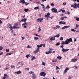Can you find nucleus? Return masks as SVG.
I'll use <instances>...</instances> for the list:
<instances>
[{
    "mask_svg": "<svg viewBox=\"0 0 79 79\" xmlns=\"http://www.w3.org/2000/svg\"><path fill=\"white\" fill-rule=\"evenodd\" d=\"M73 42V39L72 38H69V39H67L65 41H62L61 44V45H66V44H68L70 42Z\"/></svg>",
    "mask_w": 79,
    "mask_h": 79,
    "instance_id": "f257e3e1",
    "label": "nucleus"
},
{
    "mask_svg": "<svg viewBox=\"0 0 79 79\" xmlns=\"http://www.w3.org/2000/svg\"><path fill=\"white\" fill-rule=\"evenodd\" d=\"M42 45H37L36 46L37 49L34 51L33 52L34 53H37L38 52H39V48H40V47H42Z\"/></svg>",
    "mask_w": 79,
    "mask_h": 79,
    "instance_id": "f03ea898",
    "label": "nucleus"
},
{
    "mask_svg": "<svg viewBox=\"0 0 79 79\" xmlns=\"http://www.w3.org/2000/svg\"><path fill=\"white\" fill-rule=\"evenodd\" d=\"M20 27H12V25L9 24L8 25L7 28L8 29H13L14 28V29H19Z\"/></svg>",
    "mask_w": 79,
    "mask_h": 79,
    "instance_id": "7ed1b4c3",
    "label": "nucleus"
},
{
    "mask_svg": "<svg viewBox=\"0 0 79 79\" xmlns=\"http://www.w3.org/2000/svg\"><path fill=\"white\" fill-rule=\"evenodd\" d=\"M47 74L46 73L44 72H42L40 73V75L41 76H45V75Z\"/></svg>",
    "mask_w": 79,
    "mask_h": 79,
    "instance_id": "20e7f679",
    "label": "nucleus"
},
{
    "mask_svg": "<svg viewBox=\"0 0 79 79\" xmlns=\"http://www.w3.org/2000/svg\"><path fill=\"white\" fill-rule=\"evenodd\" d=\"M43 20H44V19H43V18H40L37 19L38 22H39V23H41Z\"/></svg>",
    "mask_w": 79,
    "mask_h": 79,
    "instance_id": "39448f33",
    "label": "nucleus"
},
{
    "mask_svg": "<svg viewBox=\"0 0 79 79\" xmlns=\"http://www.w3.org/2000/svg\"><path fill=\"white\" fill-rule=\"evenodd\" d=\"M52 11L54 12V13H57L58 11H57V9L55 8H52L51 9Z\"/></svg>",
    "mask_w": 79,
    "mask_h": 79,
    "instance_id": "423d86ee",
    "label": "nucleus"
},
{
    "mask_svg": "<svg viewBox=\"0 0 79 79\" xmlns=\"http://www.w3.org/2000/svg\"><path fill=\"white\" fill-rule=\"evenodd\" d=\"M4 77L2 78V79H5L6 78H9V76L6 74H4Z\"/></svg>",
    "mask_w": 79,
    "mask_h": 79,
    "instance_id": "0eeeda50",
    "label": "nucleus"
},
{
    "mask_svg": "<svg viewBox=\"0 0 79 79\" xmlns=\"http://www.w3.org/2000/svg\"><path fill=\"white\" fill-rule=\"evenodd\" d=\"M27 23L26 22H24L22 24V26H23V27L24 28H27Z\"/></svg>",
    "mask_w": 79,
    "mask_h": 79,
    "instance_id": "6e6552de",
    "label": "nucleus"
},
{
    "mask_svg": "<svg viewBox=\"0 0 79 79\" xmlns=\"http://www.w3.org/2000/svg\"><path fill=\"white\" fill-rule=\"evenodd\" d=\"M68 50H69V49H64V48H62V51L63 53L66 52H67V51H68Z\"/></svg>",
    "mask_w": 79,
    "mask_h": 79,
    "instance_id": "1a4fd4ad",
    "label": "nucleus"
},
{
    "mask_svg": "<svg viewBox=\"0 0 79 79\" xmlns=\"http://www.w3.org/2000/svg\"><path fill=\"white\" fill-rule=\"evenodd\" d=\"M71 26L70 25H69L68 26H64L63 27L61 28L62 29H68V28H69V27H70Z\"/></svg>",
    "mask_w": 79,
    "mask_h": 79,
    "instance_id": "9d476101",
    "label": "nucleus"
},
{
    "mask_svg": "<svg viewBox=\"0 0 79 79\" xmlns=\"http://www.w3.org/2000/svg\"><path fill=\"white\" fill-rule=\"evenodd\" d=\"M69 69V68L66 67L65 69L64 70V71L63 73L64 74H66V73H67V71H68Z\"/></svg>",
    "mask_w": 79,
    "mask_h": 79,
    "instance_id": "9b49d317",
    "label": "nucleus"
},
{
    "mask_svg": "<svg viewBox=\"0 0 79 79\" xmlns=\"http://www.w3.org/2000/svg\"><path fill=\"white\" fill-rule=\"evenodd\" d=\"M27 21V19L26 18L23 19L21 20L20 21V23H21V22H24L25 23V22H26Z\"/></svg>",
    "mask_w": 79,
    "mask_h": 79,
    "instance_id": "f8f14e48",
    "label": "nucleus"
},
{
    "mask_svg": "<svg viewBox=\"0 0 79 79\" xmlns=\"http://www.w3.org/2000/svg\"><path fill=\"white\" fill-rule=\"evenodd\" d=\"M50 40H51V41L55 40V36H54L53 37H51V38H50Z\"/></svg>",
    "mask_w": 79,
    "mask_h": 79,
    "instance_id": "ddd939ff",
    "label": "nucleus"
},
{
    "mask_svg": "<svg viewBox=\"0 0 79 79\" xmlns=\"http://www.w3.org/2000/svg\"><path fill=\"white\" fill-rule=\"evenodd\" d=\"M63 21H61L59 22V24H66V23L64 22V21H63Z\"/></svg>",
    "mask_w": 79,
    "mask_h": 79,
    "instance_id": "4468645a",
    "label": "nucleus"
},
{
    "mask_svg": "<svg viewBox=\"0 0 79 79\" xmlns=\"http://www.w3.org/2000/svg\"><path fill=\"white\" fill-rule=\"evenodd\" d=\"M41 6H42V8L43 9L42 10V11H45V6H44V5L43 4H41Z\"/></svg>",
    "mask_w": 79,
    "mask_h": 79,
    "instance_id": "2eb2a0df",
    "label": "nucleus"
},
{
    "mask_svg": "<svg viewBox=\"0 0 79 79\" xmlns=\"http://www.w3.org/2000/svg\"><path fill=\"white\" fill-rule=\"evenodd\" d=\"M25 2H25V1H24V0H21V1H20L19 2V3H22V4H25Z\"/></svg>",
    "mask_w": 79,
    "mask_h": 79,
    "instance_id": "dca6fc26",
    "label": "nucleus"
},
{
    "mask_svg": "<svg viewBox=\"0 0 79 79\" xmlns=\"http://www.w3.org/2000/svg\"><path fill=\"white\" fill-rule=\"evenodd\" d=\"M50 13H49V12H48L47 14V15H44L45 17H50Z\"/></svg>",
    "mask_w": 79,
    "mask_h": 79,
    "instance_id": "f3484780",
    "label": "nucleus"
},
{
    "mask_svg": "<svg viewBox=\"0 0 79 79\" xmlns=\"http://www.w3.org/2000/svg\"><path fill=\"white\" fill-rule=\"evenodd\" d=\"M71 61L72 62H76V61H77V59H72Z\"/></svg>",
    "mask_w": 79,
    "mask_h": 79,
    "instance_id": "a211bd4d",
    "label": "nucleus"
},
{
    "mask_svg": "<svg viewBox=\"0 0 79 79\" xmlns=\"http://www.w3.org/2000/svg\"><path fill=\"white\" fill-rule=\"evenodd\" d=\"M19 26V25L18 24V23H16L15 24V26H14V27H20Z\"/></svg>",
    "mask_w": 79,
    "mask_h": 79,
    "instance_id": "6ab92c4d",
    "label": "nucleus"
},
{
    "mask_svg": "<svg viewBox=\"0 0 79 79\" xmlns=\"http://www.w3.org/2000/svg\"><path fill=\"white\" fill-rule=\"evenodd\" d=\"M33 35H36V37L38 36V37H41V36H40V35H38L37 34L34 33Z\"/></svg>",
    "mask_w": 79,
    "mask_h": 79,
    "instance_id": "aec40b11",
    "label": "nucleus"
},
{
    "mask_svg": "<svg viewBox=\"0 0 79 79\" xmlns=\"http://www.w3.org/2000/svg\"><path fill=\"white\" fill-rule=\"evenodd\" d=\"M52 62L53 63H57L58 61H57V60L56 59H54L52 60Z\"/></svg>",
    "mask_w": 79,
    "mask_h": 79,
    "instance_id": "412c9836",
    "label": "nucleus"
},
{
    "mask_svg": "<svg viewBox=\"0 0 79 79\" xmlns=\"http://www.w3.org/2000/svg\"><path fill=\"white\" fill-rule=\"evenodd\" d=\"M26 56V58H28L29 57H30V56H31V55L30 54H28V55H27Z\"/></svg>",
    "mask_w": 79,
    "mask_h": 79,
    "instance_id": "4be33fe9",
    "label": "nucleus"
},
{
    "mask_svg": "<svg viewBox=\"0 0 79 79\" xmlns=\"http://www.w3.org/2000/svg\"><path fill=\"white\" fill-rule=\"evenodd\" d=\"M31 77L32 79H35L36 77H37L35 75H33Z\"/></svg>",
    "mask_w": 79,
    "mask_h": 79,
    "instance_id": "5701e85b",
    "label": "nucleus"
},
{
    "mask_svg": "<svg viewBox=\"0 0 79 79\" xmlns=\"http://www.w3.org/2000/svg\"><path fill=\"white\" fill-rule=\"evenodd\" d=\"M52 53V51H49L47 52H46V54H49V53Z\"/></svg>",
    "mask_w": 79,
    "mask_h": 79,
    "instance_id": "b1692460",
    "label": "nucleus"
},
{
    "mask_svg": "<svg viewBox=\"0 0 79 79\" xmlns=\"http://www.w3.org/2000/svg\"><path fill=\"white\" fill-rule=\"evenodd\" d=\"M20 74L21 73V71H19L18 72H15V73L16 74Z\"/></svg>",
    "mask_w": 79,
    "mask_h": 79,
    "instance_id": "393cba45",
    "label": "nucleus"
},
{
    "mask_svg": "<svg viewBox=\"0 0 79 79\" xmlns=\"http://www.w3.org/2000/svg\"><path fill=\"white\" fill-rule=\"evenodd\" d=\"M31 58L32 59H31V61H33L34 60H35V56H32Z\"/></svg>",
    "mask_w": 79,
    "mask_h": 79,
    "instance_id": "a878e982",
    "label": "nucleus"
},
{
    "mask_svg": "<svg viewBox=\"0 0 79 79\" xmlns=\"http://www.w3.org/2000/svg\"><path fill=\"white\" fill-rule=\"evenodd\" d=\"M24 10L25 12H27V11H30V10L29 9H25Z\"/></svg>",
    "mask_w": 79,
    "mask_h": 79,
    "instance_id": "bb28decb",
    "label": "nucleus"
},
{
    "mask_svg": "<svg viewBox=\"0 0 79 79\" xmlns=\"http://www.w3.org/2000/svg\"><path fill=\"white\" fill-rule=\"evenodd\" d=\"M57 59H59V60H61V58H62V57L61 56H58L57 57Z\"/></svg>",
    "mask_w": 79,
    "mask_h": 79,
    "instance_id": "cd10ccee",
    "label": "nucleus"
},
{
    "mask_svg": "<svg viewBox=\"0 0 79 79\" xmlns=\"http://www.w3.org/2000/svg\"><path fill=\"white\" fill-rule=\"evenodd\" d=\"M38 39H39V38L37 37H34V40H38Z\"/></svg>",
    "mask_w": 79,
    "mask_h": 79,
    "instance_id": "c85d7f7f",
    "label": "nucleus"
},
{
    "mask_svg": "<svg viewBox=\"0 0 79 79\" xmlns=\"http://www.w3.org/2000/svg\"><path fill=\"white\" fill-rule=\"evenodd\" d=\"M55 37H60V34H58L57 35H56L55 36H54Z\"/></svg>",
    "mask_w": 79,
    "mask_h": 79,
    "instance_id": "c756f323",
    "label": "nucleus"
},
{
    "mask_svg": "<svg viewBox=\"0 0 79 79\" xmlns=\"http://www.w3.org/2000/svg\"><path fill=\"white\" fill-rule=\"evenodd\" d=\"M39 8H40L39 6H37L36 7L34 8V10H39Z\"/></svg>",
    "mask_w": 79,
    "mask_h": 79,
    "instance_id": "7c9ffc66",
    "label": "nucleus"
},
{
    "mask_svg": "<svg viewBox=\"0 0 79 79\" xmlns=\"http://www.w3.org/2000/svg\"><path fill=\"white\" fill-rule=\"evenodd\" d=\"M41 29H40V27H39L38 28V32H40V31H41Z\"/></svg>",
    "mask_w": 79,
    "mask_h": 79,
    "instance_id": "2f4dec72",
    "label": "nucleus"
},
{
    "mask_svg": "<svg viewBox=\"0 0 79 79\" xmlns=\"http://www.w3.org/2000/svg\"><path fill=\"white\" fill-rule=\"evenodd\" d=\"M56 70H59L60 69V68H59V67H58V66H56Z\"/></svg>",
    "mask_w": 79,
    "mask_h": 79,
    "instance_id": "473e14b6",
    "label": "nucleus"
},
{
    "mask_svg": "<svg viewBox=\"0 0 79 79\" xmlns=\"http://www.w3.org/2000/svg\"><path fill=\"white\" fill-rule=\"evenodd\" d=\"M60 19L61 20V21H63V20L64 19V17H61L60 18Z\"/></svg>",
    "mask_w": 79,
    "mask_h": 79,
    "instance_id": "72a5a7b5",
    "label": "nucleus"
},
{
    "mask_svg": "<svg viewBox=\"0 0 79 79\" xmlns=\"http://www.w3.org/2000/svg\"><path fill=\"white\" fill-rule=\"evenodd\" d=\"M6 55V56H8V55H11V53H7Z\"/></svg>",
    "mask_w": 79,
    "mask_h": 79,
    "instance_id": "f704fd0d",
    "label": "nucleus"
},
{
    "mask_svg": "<svg viewBox=\"0 0 79 79\" xmlns=\"http://www.w3.org/2000/svg\"><path fill=\"white\" fill-rule=\"evenodd\" d=\"M72 68H74V69H77V66H75L74 67H72Z\"/></svg>",
    "mask_w": 79,
    "mask_h": 79,
    "instance_id": "c9c22d12",
    "label": "nucleus"
},
{
    "mask_svg": "<svg viewBox=\"0 0 79 79\" xmlns=\"http://www.w3.org/2000/svg\"><path fill=\"white\" fill-rule=\"evenodd\" d=\"M4 69V70H8V67L7 66H6V67H5Z\"/></svg>",
    "mask_w": 79,
    "mask_h": 79,
    "instance_id": "e433bc0d",
    "label": "nucleus"
},
{
    "mask_svg": "<svg viewBox=\"0 0 79 79\" xmlns=\"http://www.w3.org/2000/svg\"><path fill=\"white\" fill-rule=\"evenodd\" d=\"M71 31H72V32H76V30H74V29H72Z\"/></svg>",
    "mask_w": 79,
    "mask_h": 79,
    "instance_id": "4c0bfd02",
    "label": "nucleus"
},
{
    "mask_svg": "<svg viewBox=\"0 0 79 79\" xmlns=\"http://www.w3.org/2000/svg\"><path fill=\"white\" fill-rule=\"evenodd\" d=\"M31 47L30 45H28L27 46V48H31Z\"/></svg>",
    "mask_w": 79,
    "mask_h": 79,
    "instance_id": "58836bf2",
    "label": "nucleus"
},
{
    "mask_svg": "<svg viewBox=\"0 0 79 79\" xmlns=\"http://www.w3.org/2000/svg\"><path fill=\"white\" fill-rule=\"evenodd\" d=\"M60 11H62V13H64V12H65V10H63L62 9H60Z\"/></svg>",
    "mask_w": 79,
    "mask_h": 79,
    "instance_id": "ea45409f",
    "label": "nucleus"
},
{
    "mask_svg": "<svg viewBox=\"0 0 79 79\" xmlns=\"http://www.w3.org/2000/svg\"><path fill=\"white\" fill-rule=\"evenodd\" d=\"M3 49V47L2 46H0V50H2Z\"/></svg>",
    "mask_w": 79,
    "mask_h": 79,
    "instance_id": "a19ab883",
    "label": "nucleus"
},
{
    "mask_svg": "<svg viewBox=\"0 0 79 79\" xmlns=\"http://www.w3.org/2000/svg\"><path fill=\"white\" fill-rule=\"evenodd\" d=\"M60 40H63V37H61L60 38Z\"/></svg>",
    "mask_w": 79,
    "mask_h": 79,
    "instance_id": "79ce46f5",
    "label": "nucleus"
},
{
    "mask_svg": "<svg viewBox=\"0 0 79 79\" xmlns=\"http://www.w3.org/2000/svg\"><path fill=\"white\" fill-rule=\"evenodd\" d=\"M42 65H43V66H45V63L44 62H42Z\"/></svg>",
    "mask_w": 79,
    "mask_h": 79,
    "instance_id": "37998d69",
    "label": "nucleus"
},
{
    "mask_svg": "<svg viewBox=\"0 0 79 79\" xmlns=\"http://www.w3.org/2000/svg\"><path fill=\"white\" fill-rule=\"evenodd\" d=\"M60 43L58 42L56 44V46H57L58 45H60Z\"/></svg>",
    "mask_w": 79,
    "mask_h": 79,
    "instance_id": "c03bdc74",
    "label": "nucleus"
},
{
    "mask_svg": "<svg viewBox=\"0 0 79 79\" xmlns=\"http://www.w3.org/2000/svg\"><path fill=\"white\" fill-rule=\"evenodd\" d=\"M51 5L52 6H54V4L52 2L51 3Z\"/></svg>",
    "mask_w": 79,
    "mask_h": 79,
    "instance_id": "a18cd8bd",
    "label": "nucleus"
},
{
    "mask_svg": "<svg viewBox=\"0 0 79 79\" xmlns=\"http://www.w3.org/2000/svg\"><path fill=\"white\" fill-rule=\"evenodd\" d=\"M76 21H79V18H76Z\"/></svg>",
    "mask_w": 79,
    "mask_h": 79,
    "instance_id": "49530a36",
    "label": "nucleus"
},
{
    "mask_svg": "<svg viewBox=\"0 0 79 79\" xmlns=\"http://www.w3.org/2000/svg\"><path fill=\"white\" fill-rule=\"evenodd\" d=\"M40 45H42V46H42H43V47H45V44H40Z\"/></svg>",
    "mask_w": 79,
    "mask_h": 79,
    "instance_id": "de8ad7c7",
    "label": "nucleus"
},
{
    "mask_svg": "<svg viewBox=\"0 0 79 79\" xmlns=\"http://www.w3.org/2000/svg\"><path fill=\"white\" fill-rule=\"evenodd\" d=\"M48 8H49V6H48V5H47V6L45 8H46V9H47Z\"/></svg>",
    "mask_w": 79,
    "mask_h": 79,
    "instance_id": "09e8293b",
    "label": "nucleus"
},
{
    "mask_svg": "<svg viewBox=\"0 0 79 79\" xmlns=\"http://www.w3.org/2000/svg\"><path fill=\"white\" fill-rule=\"evenodd\" d=\"M3 54V52H1V53H0V55H2Z\"/></svg>",
    "mask_w": 79,
    "mask_h": 79,
    "instance_id": "8fccbe9b",
    "label": "nucleus"
},
{
    "mask_svg": "<svg viewBox=\"0 0 79 79\" xmlns=\"http://www.w3.org/2000/svg\"><path fill=\"white\" fill-rule=\"evenodd\" d=\"M25 4L26 5H29V3H27V2H25Z\"/></svg>",
    "mask_w": 79,
    "mask_h": 79,
    "instance_id": "3c124183",
    "label": "nucleus"
},
{
    "mask_svg": "<svg viewBox=\"0 0 79 79\" xmlns=\"http://www.w3.org/2000/svg\"><path fill=\"white\" fill-rule=\"evenodd\" d=\"M53 50V49H52V48H49V50L50 51H51V50Z\"/></svg>",
    "mask_w": 79,
    "mask_h": 79,
    "instance_id": "603ef678",
    "label": "nucleus"
},
{
    "mask_svg": "<svg viewBox=\"0 0 79 79\" xmlns=\"http://www.w3.org/2000/svg\"><path fill=\"white\" fill-rule=\"evenodd\" d=\"M21 38H22V40H24L25 39V38L24 37H22Z\"/></svg>",
    "mask_w": 79,
    "mask_h": 79,
    "instance_id": "864d4df0",
    "label": "nucleus"
},
{
    "mask_svg": "<svg viewBox=\"0 0 79 79\" xmlns=\"http://www.w3.org/2000/svg\"><path fill=\"white\" fill-rule=\"evenodd\" d=\"M10 67L11 68H14V67H15V66L14 65H11Z\"/></svg>",
    "mask_w": 79,
    "mask_h": 79,
    "instance_id": "5fc2aeb1",
    "label": "nucleus"
},
{
    "mask_svg": "<svg viewBox=\"0 0 79 79\" xmlns=\"http://www.w3.org/2000/svg\"><path fill=\"white\" fill-rule=\"evenodd\" d=\"M56 27H57V28H60V27L59 26L57 25L56 26Z\"/></svg>",
    "mask_w": 79,
    "mask_h": 79,
    "instance_id": "6e6d98bb",
    "label": "nucleus"
},
{
    "mask_svg": "<svg viewBox=\"0 0 79 79\" xmlns=\"http://www.w3.org/2000/svg\"><path fill=\"white\" fill-rule=\"evenodd\" d=\"M67 13L68 14V15H69V14H70V12L69 11H67Z\"/></svg>",
    "mask_w": 79,
    "mask_h": 79,
    "instance_id": "4d7b16f0",
    "label": "nucleus"
},
{
    "mask_svg": "<svg viewBox=\"0 0 79 79\" xmlns=\"http://www.w3.org/2000/svg\"><path fill=\"white\" fill-rule=\"evenodd\" d=\"M60 47H61V48H63V47H64V45H62L60 46Z\"/></svg>",
    "mask_w": 79,
    "mask_h": 79,
    "instance_id": "13d9d810",
    "label": "nucleus"
},
{
    "mask_svg": "<svg viewBox=\"0 0 79 79\" xmlns=\"http://www.w3.org/2000/svg\"><path fill=\"white\" fill-rule=\"evenodd\" d=\"M72 79V77H69L68 78V79Z\"/></svg>",
    "mask_w": 79,
    "mask_h": 79,
    "instance_id": "bf43d9fd",
    "label": "nucleus"
},
{
    "mask_svg": "<svg viewBox=\"0 0 79 79\" xmlns=\"http://www.w3.org/2000/svg\"><path fill=\"white\" fill-rule=\"evenodd\" d=\"M32 71H31L29 73V74H32Z\"/></svg>",
    "mask_w": 79,
    "mask_h": 79,
    "instance_id": "052dcab7",
    "label": "nucleus"
},
{
    "mask_svg": "<svg viewBox=\"0 0 79 79\" xmlns=\"http://www.w3.org/2000/svg\"><path fill=\"white\" fill-rule=\"evenodd\" d=\"M53 29H54V30H55L56 29H57V28L56 27H54L53 28Z\"/></svg>",
    "mask_w": 79,
    "mask_h": 79,
    "instance_id": "680f3d73",
    "label": "nucleus"
},
{
    "mask_svg": "<svg viewBox=\"0 0 79 79\" xmlns=\"http://www.w3.org/2000/svg\"><path fill=\"white\" fill-rule=\"evenodd\" d=\"M9 49H6V52H9Z\"/></svg>",
    "mask_w": 79,
    "mask_h": 79,
    "instance_id": "e2e57ef3",
    "label": "nucleus"
},
{
    "mask_svg": "<svg viewBox=\"0 0 79 79\" xmlns=\"http://www.w3.org/2000/svg\"><path fill=\"white\" fill-rule=\"evenodd\" d=\"M76 27H79V25H77V24H76Z\"/></svg>",
    "mask_w": 79,
    "mask_h": 79,
    "instance_id": "0e129e2a",
    "label": "nucleus"
},
{
    "mask_svg": "<svg viewBox=\"0 0 79 79\" xmlns=\"http://www.w3.org/2000/svg\"><path fill=\"white\" fill-rule=\"evenodd\" d=\"M10 30L11 31V33H13V29H10Z\"/></svg>",
    "mask_w": 79,
    "mask_h": 79,
    "instance_id": "69168bd1",
    "label": "nucleus"
},
{
    "mask_svg": "<svg viewBox=\"0 0 79 79\" xmlns=\"http://www.w3.org/2000/svg\"><path fill=\"white\" fill-rule=\"evenodd\" d=\"M63 4L64 5H66V2H64L63 3Z\"/></svg>",
    "mask_w": 79,
    "mask_h": 79,
    "instance_id": "338daca9",
    "label": "nucleus"
},
{
    "mask_svg": "<svg viewBox=\"0 0 79 79\" xmlns=\"http://www.w3.org/2000/svg\"><path fill=\"white\" fill-rule=\"evenodd\" d=\"M43 79H49L48 78H46L45 77L43 78Z\"/></svg>",
    "mask_w": 79,
    "mask_h": 79,
    "instance_id": "774afa93",
    "label": "nucleus"
}]
</instances>
